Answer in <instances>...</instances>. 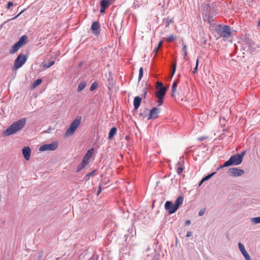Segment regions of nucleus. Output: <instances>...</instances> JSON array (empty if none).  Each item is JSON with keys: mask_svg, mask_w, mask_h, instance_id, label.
Returning a JSON list of instances; mask_svg holds the SVG:
<instances>
[{"mask_svg": "<svg viewBox=\"0 0 260 260\" xmlns=\"http://www.w3.org/2000/svg\"><path fill=\"white\" fill-rule=\"evenodd\" d=\"M13 5V4L12 2H9L7 4V8L9 9L11 6Z\"/></svg>", "mask_w": 260, "mask_h": 260, "instance_id": "obj_36", "label": "nucleus"}, {"mask_svg": "<svg viewBox=\"0 0 260 260\" xmlns=\"http://www.w3.org/2000/svg\"><path fill=\"white\" fill-rule=\"evenodd\" d=\"M31 150L28 147H25L22 149V154L24 158L28 160L30 158Z\"/></svg>", "mask_w": 260, "mask_h": 260, "instance_id": "obj_14", "label": "nucleus"}, {"mask_svg": "<svg viewBox=\"0 0 260 260\" xmlns=\"http://www.w3.org/2000/svg\"><path fill=\"white\" fill-rule=\"evenodd\" d=\"M172 22V20H171L170 21H169V22H168V24H169V23L171 22Z\"/></svg>", "mask_w": 260, "mask_h": 260, "instance_id": "obj_49", "label": "nucleus"}, {"mask_svg": "<svg viewBox=\"0 0 260 260\" xmlns=\"http://www.w3.org/2000/svg\"><path fill=\"white\" fill-rule=\"evenodd\" d=\"M54 63L55 62L54 61H50L47 64H44V67L45 68V69L49 68L51 67L52 66H53L54 64Z\"/></svg>", "mask_w": 260, "mask_h": 260, "instance_id": "obj_27", "label": "nucleus"}, {"mask_svg": "<svg viewBox=\"0 0 260 260\" xmlns=\"http://www.w3.org/2000/svg\"><path fill=\"white\" fill-rule=\"evenodd\" d=\"M93 148H91V149H89L86 154L85 155V156H84V158L86 159V160H89V159L92 156V155L93 153Z\"/></svg>", "mask_w": 260, "mask_h": 260, "instance_id": "obj_18", "label": "nucleus"}, {"mask_svg": "<svg viewBox=\"0 0 260 260\" xmlns=\"http://www.w3.org/2000/svg\"><path fill=\"white\" fill-rule=\"evenodd\" d=\"M42 80L41 79H38L37 80H36L32 84V87L34 88H35L38 85H39L41 82Z\"/></svg>", "mask_w": 260, "mask_h": 260, "instance_id": "obj_26", "label": "nucleus"}, {"mask_svg": "<svg viewBox=\"0 0 260 260\" xmlns=\"http://www.w3.org/2000/svg\"><path fill=\"white\" fill-rule=\"evenodd\" d=\"M177 82L176 81H174L172 84V88H171L172 96V97L174 96V94L177 89Z\"/></svg>", "mask_w": 260, "mask_h": 260, "instance_id": "obj_21", "label": "nucleus"}, {"mask_svg": "<svg viewBox=\"0 0 260 260\" xmlns=\"http://www.w3.org/2000/svg\"><path fill=\"white\" fill-rule=\"evenodd\" d=\"M91 29L94 35H99L100 30V25L98 21H94L92 24Z\"/></svg>", "mask_w": 260, "mask_h": 260, "instance_id": "obj_13", "label": "nucleus"}, {"mask_svg": "<svg viewBox=\"0 0 260 260\" xmlns=\"http://www.w3.org/2000/svg\"><path fill=\"white\" fill-rule=\"evenodd\" d=\"M80 165H81V167L83 168H85L87 166V165L85 163L83 162L82 161Z\"/></svg>", "mask_w": 260, "mask_h": 260, "instance_id": "obj_41", "label": "nucleus"}, {"mask_svg": "<svg viewBox=\"0 0 260 260\" xmlns=\"http://www.w3.org/2000/svg\"><path fill=\"white\" fill-rule=\"evenodd\" d=\"M230 175L234 177L240 176L244 174V170L237 168H232L229 170Z\"/></svg>", "mask_w": 260, "mask_h": 260, "instance_id": "obj_8", "label": "nucleus"}, {"mask_svg": "<svg viewBox=\"0 0 260 260\" xmlns=\"http://www.w3.org/2000/svg\"><path fill=\"white\" fill-rule=\"evenodd\" d=\"M251 222L254 224L260 223V217H254L251 219Z\"/></svg>", "mask_w": 260, "mask_h": 260, "instance_id": "obj_23", "label": "nucleus"}, {"mask_svg": "<svg viewBox=\"0 0 260 260\" xmlns=\"http://www.w3.org/2000/svg\"><path fill=\"white\" fill-rule=\"evenodd\" d=\"M205 212V209H201L200 211H199V216H203L204 213Z\"/></svg>", "mask_w": 260, "mask_h": 260, "instance_id": "obj_33", "label": "nucleus"}, {"mask_svg": "<svg viewBox=\"0 0 260 260\" xmlns=\"http://www.w3.org/2000/svg\"><path fill=\"white\" fill-rule=\"evenodd\" d=\"M25 9H24V10H22L18 15H17L15 17L13 18L12 19V20L15 19V18H16L18 17H19L22 13H23L25 11Z\"/></svg>", "mask_w": 260, "mask_h": 260, "instance_id": "obj_35", "label": "nucleus"}, {"mask_svg": "<svg viewBox=\"0 0 260 260\" xmlns=\"http://www.w3.org/2000/svg\"><path fill=\"white\" fill-rule=\"evenodd\" d=\"M183 198L181 196L178 197L175 201V204H173L171 201H167L165 205V209L168 211L169 214L175 213L179 208L180 206L182 204Z\"/></svg>", "mask_w": 260, "mask_h": 260, "instance_id": "obj_2", "label": "nucleus"}, {"mask_svg": "<svg viewBox=\"0 0 260 260\" xmlns=\"http://www.w3.org/2000/svg\"><path fill=\"white\" fill-rule=\"evenodd\" d=\"M80 165H81V167L83 168H85L87 166V165L85 163L83 162L82 161Z\"/></svg>", "mask_w": 260, "mask_h": 260, "instance_id": "obj_42", "label": "nucleus"}, {"mask_svg": "<svg viewBox=\"0 0 260 260\" xmlns=\"http://www.w3.org/2000/svg\"><path fill=\"white\" fill-rule=\"evenodd\" d=\"M58 147V142L57 141L53 142L51 144H44L40 146L39 151H53L57 149Z\"/></svg>", "mask_w": 260, "mask_h": 260, "instance_id": "obj_6", "label": "nucleus"}, {"mask_svg": "<svg viewBox=\"0 0 260 260\" xmlns=\"http://www.w3.org/2000/svg\"><path fill=\"white\" fill-rule=\"evenodd\" d=\"M175 39H176V37L174 35H170V36H168V37H167L166 40L167 42H170L174 41L175 40Z\"/></svg>", "mask_w": 260, "mask_h": 260, "instance_id": "obj_25", "label": "nucleus"}, {"mask_svg": "<svg viewBox=\"0 0 260 260\" xmlns=\"http://www.w3.org/2000/svg\"><path fill=\"white\" fill-rule=\"evenodd\" d=\"M231 29L229 26L225 25L222 28L221 36L224 38H229L231 37Z\"/></svg>", "mask_w": 260, "mask_h": 260, "instance_id": "obj_10", "label": "nucleus"}, {"mask_svg": "<svg viewBox=\"0 0 260 260\" xmlns=\"http://www.w3.org/2000/svg\"><path fill=\"white\" fill-rule=\"evenodd\" d=\"M160 109L157 107L153 108L149 112V116L148 117L147 119L149 120L151 119H156L158 116V114L159 113Z\"/></svg>", "mask_w": 260, "mask_h": 260, "instance_id": "obj_9", "label": "nucleus"}, {"mask_svg": "<svg viewBox=\"0 0 260 260\" xmlns=\"http://www.w3.org/2000/svg\"><path fill=\"white\" fill-rule=\"evenodd\" d=\"M21 47V46L17 43H16L11 48L10 52L11 54L15 53Z\"/></svg>", "mask_w": 260, "mask_h": 260, "instance_id": "obj_17", "label": "nucleus"}, {"mask_svg": "<svg viewBox=\"0 0 260 260\" xmlns=\"http://www.w3.org/2000/svg\"><path fill=\"white\" fill-rule=\"evenodd\" d=\"M239 248L246 260H251L250 257L245 249L244 246L241 243L238 244Z\"/></svg>", "mask_w": 260, "mask_h": 260, "instance_id": "obj_11", "label": "nucleus"}, {"mask_svg": "<svg viewBox=\"0 0 260 260\" xmlns=\"http://www.w3.org/2000/svg\"><path fill=\"white\" fill-rule=\"evenodd\" d=\"M94 172H95V171H92V172H90L89 173H88V174H87V175H86V177H87L89 178V177H90L91 176L93 175H94Z\"/></svg>", "mask_w": 260, "mask_h": 260, "instance_id": "obj_37", "label": "nucleus"}, {"mask_svg": "<svg viewBox=\"0 0 260 260\" xmlns=\"http://www.w3.org/2000/svg\"><path fill=\"white\" fill-rule=\"evenodd\" d=\"M182 51L183 52V58L184 59H186V57L187 56V46L184 43H182Z\"/></svg>", "mask_w": 260, "mask_h": 260, "instance_id": "obj_22", "label": "nucleus"}, {"mask_svg": "<svg viewBox=\"0 0 260 260\" xmlns=\"http://www.w3.org/2000/svg\"><path fill=\"white\" fill-rule=\"evenodd\" d=\"M156 84V87L157 89H159V90L156 92V96L157 98H164L166 92V88L161 82H158Z\"/></svg>", "mask_w": 260, "mask_h": 260, "instance_id": "obj_7", "label": "nucleus"}, {"mask_svg": "<svg viewBox=\"0 0 260 260\" xmlns=\"http://www.w3.org/2000/svg\"><path fill=\"white\" fill-rule=\"evenodd\" d=\"M176 63H175L174 64H173V71H172V77L174 75V74H175V71H176Z\"/></svg>", "mask_w": 260, "mask_h": 260, "instance_id": "obj_34", "label": "nucleus"}, {"mask_svg": "<svg viewBox=\"0 0 260 260\" xmlns=\"http://www.w3.org/2000/svg\"><path fill=\"white\" fill-rule=\"evenodd\" d=\"M101 191H102V188H101V187L100 186L99 187L98 193H97L98 196L100 194V193L101 192Z\"/></svg>", "mask_w": 260, "mask_h": 260, "instance_id": "obj_43", "label": "nucleus"}, {"mask_svg": "<svg viewBox=\"0 0 260 260\" xmlns=\"http://www.w3.org/2000/svg\"><path fill=\"white\" fill-rule=\"evenodd\" d=\"M26 39L27 37L25 35L23 36L17 43L21 47L22 45L26 44Z\"/></svg>", "mask_w": 260, "mask_h": 260, "instance_id": "obj_19", "label": "nucleus"}, {"mask_svg": "<svg viewBox=\"0 0 260 260\" xmlns=\"http://www.w3.org/2000/svg\"><path fill=\"white\" fill-rule=\"evenodd\" d=\"M257 26L258 27H260V19L259 20V21L257 22Z\"/></svg>", "mask_w": 260, "mask_h": 260, "instance_id": "obj_48", "label": "nucleus"}, {"mask_svg": "<svg viewBox=\"0 0 260 260\" xmlns=\"http://www.w3.org/2000/svg\"><path fill=\"white\" fill-rule=\"evenodd\" d=\"M214 174H215V173H211V174H209V175H207V176H206L205 177H204V178L201 180V182H200V184H201V183H202L203 181H205V180H207L209 179V178H210V177H211L212 176H213Z\"/></svg>", "mask_w": 260, "mask_h": 260, "instance_id": "obj_28", "label": "nucleus"}, {"mask_svg": "<svg viewBox=\"0 0 260 260\" xmlns=\"http://www.w3.org/2000/svg\"><path fill=\"white\" fill-rule=\"evenodd\" d=\"M26 56L23 54H20L15 60L14 69L17 70L21 67L26 62Z\"/></svg>", "mask_w": 260, "mask_h": 260, "instance_id": "obj_5", "label": "nucleus"}, {"mask_svg": "<svg viewBox=\"0 0 260 260\" xmlns=\"http://www.w3.org/2000/svg\"><path fill=\"white\" fill-rule=\"evenodd\" d=\"M192 235V232H188L186 235V237H189Z\"/></svg>", "mask_w": 260, "mask_h": 260, "instance_id": "obj_40", "label": "nucleus"}, {"mask_svg": "<svg viewBox=\"0 0 260 260\" xmlns=\"http://www.w3.org/2000/svg\"><path fill=\"white\" fill-rule=\"evenodd\" d=\"M82 118L81 116L77 117L71 123L69 127L67 129L65 135L67 136L73 135L81 123Z\"/></svg>", "mask_w": 260, "mask_h": 260, "instance_id": "obj_4", "label": "nucleus"}, {"mask_svg": "<svg viewBox=\"0 0 260 260\" xmlns=\"http://www.w3.org/2000/svg\"><path fill=\"white\" fill-rule=\"evenodd\" d=\"M158 49H159V48H158V47H157L155 49V50L153 51V52H154V53H155V55H156L157 52V51H158Z\"/></svg>", "mask_w": 260, "mask_h": 260, "instance_id": "obj_45", "label": "nucleus"}, {"mask_svg": "<svg viewBox=\"0 0 260 260\" xmlns=\"http://www.w3.org/2000/svg\"><path fill=\"white\" fill-rule=\"evenodd\" d=\"M86 83L85 81L80 83L77 88L78 92H81L86 87Z\"/></svg>", "mask_w": 260, "mask_h": 260, "instance_id": "obj_20", "label": "nucleus"}, {"mask_svg": "<svg viewBox=\"0 0 260 260\" xmlns=\"http://www.w3.org/2000/svg\"><path fill=\"white\" fill-rule=\"evenodd\" d=\"M83 168L81 167V165H80L78 166L77 168V172H80L82 169H83Z\"/></svg>", "mask_w": 260, "mask_h": 260, "instance_id": "obj_38", "label": "nucleus"}, {"mask_svg": "<svg viewBox=\"0 0 260 260\" xmlns=\"http://www.w3.org/2000/svg\"><path fill=\"white\" fill-rule=\"evenodd\" d=\"M82 161H83V162L85 163L87 165V164H88V160H86V159H85V158H83V159H82Z\"/></svg>", "mask_w": 260, "mask_h": 260, "instance_id": "obj_44", "label": "nucleus"}, {"mask_svg": "<svg viewBox=\"0 0 260 260\" xmlns=\"http://www.w3.org/2000/svg\"><path fill=\"white\" fill-rule=\"evenodd\" d=\"M117 131V129L116 127H112L109 132L108 138L110 140L112 139L114 136L115 135Z\"/></svg>", "mask_w": 260, "mask_h": 260, "instance_id": "obj_16", "label": "nucleus"}, {"mask_svg": "<svg viewBox=\"0 0 260 260\" xmlns=\"http://www.w3.org/2000/svg\"><path fill=\"white\" fill-rule=\"evenodd\" d=\"M143 69L142 67H141L139 69V80L140 81L143 76Z\"/></svg>", "mask_w": 260, "mask_h": 260, "instance_id": "obj_30", "label": "nucleus"}, {"mask_svg": "<svg viewBox=\"0 0 260 260\" xmlns=\"http://www.w3.org/2000/svg\"><path fill=\"white\" fill-rule=\"evenodd\" d=\"M246 151H243L241 153H237L231 156L230 159L225 161L226 166L239 165L243 161L244 156L246 154Z\"/></svg>", "mask_w": 260, "mask_h": 260, "instance_id": "obj_3", "label": "nucleus"}, {"mask_svg": "<svg viewBox=\"0 0 260 260\" xmlns=\"http://www.w3.org/2000/svg\"><path fill=\"white\" fill-rule=\"evenodd\" d=\"M225 165V162L222 165H221L217 169V170H219L220 169H221L222 168H224V167H229V166H226Z\"/></svg>", "mask_w": 260, "mask_h": 260, "instance_id": "obj_39", "label": "nucleus"}, {"mask_svg": "<svg viewBox=\"0 0 260 260\" xmlns=\"http://www.w3.org/2000/svg\"><path fill=\"white\" fill-rule=\"evenodd\" d=\"M26 119L21 118L12 124L4 132V134L5 136H10L13 135L21 129L24 127Z\"/></svg>", "mask_w": 260, "mask_h": 260, "instance_id": "obj_1", "label": "nucleus"}, {"mask_svg": "<svg viewBox=\"0 0 260 260\" xmlns=\"http://www.w3.org/2000/svg\"><path fill=\"white\" fill-rule=\"evenodd\" d=\"M178 165L179 166L178 167V168L177 169V173L178 174H180L182 172V171H183L184 168L179 164Z\"/></svg>", "mask_w": 260, "mask_h": 260, "instance_id": "obj_29", "label": "nucleus"}, {"mask_svg": "<svg viewBox=\"0 0 260 260\" xmlns=\"http://www.w3.org/2000/svg\"><path fill=\"white\" fill-rule=\"evenodd\" d=\"M158 98V106H161L163 103V98Z\"/></svg>", "mask_w": 260, "mask_h": 260, "instance_id": "obj_32", "label": "nucleus"}, {"mask_svg": "<svg viewBox=\"0 0 260 260\" xmlns=\"http://www.w3.org/2000/svg\"><path fill=\"white\" fill-rule=\"evenodd\" d=\"M161 45H162V42H161V41H160V42L159 43V44H158V45L157 47L159 48V47H161Z\"/></svg>", "mask_w": 260, "mask_h": 260, "instance_id": "obj_47", "label": "nucleus"}, {"mask_svg": "<svg viewBox=\"0 0 260 260\" xmlns=\"http://www.w3.org/2000/svg\"><path fill=\"white\" fill-rule=\"evenodd\" d=\"M198 65H199V59H197L196 60V67L192 72L193 74H196L197 72Z\"/></svg>", "mask_w": 260, "mask_h": 260, "instance_id": "obj_31", "label": "nucleus"}, {"mask_svg": "<svg viewBox=\"0 0 260 260\" xmlns=\"http://www.w3.org/2000/svg\"><path fill=\"white\" fill-rule=\"evenodd\" d=\"M110 0H101L100 2V13H103L105 12L106 9L108 8L110 4Z\"/></svg>", "mask_w": 260, "mask_h": 260, "instance_id": "obj_12", "label": "nucleus"}, {"mask_svg": "<svg viewBox=\"0 0 260 260\" xmlns=\"http://www.w3.org/2000/svg\"><path fill=\"white\" fill-rule=\"evenodd\" d=\"M142 102V99L140 96H136L134 100V106L135 110L139 108Z\"/></svg>", "mask_w": 260, "mask_h": 260, "instance_id": "obj_15", "label": "nucleus"}, {"mask_svg": "<svg viewBox=\"0 0 260 260\" xmlns=\"http://www.w3.org/2000/svg\"><path fill=\"white\" fill-rule=\"evenodd\" d=\"M190 224V221L189 220H187L185 222V225H188Z\"/></svg>", "mask_w": 260, "mask_h": 260, "instance_id": "obj_46", "label": "nucleus"}, {"mask_svg": "<svg viewBox=\"0 0 260 260\" xmlns=\"http://www.w3.org/2000/svg\"><path fill=\"white\" fill-rule=\"evenodd\" d=\"M98 84L96 82H94L91 85L90 90L93 91L98 88Z\"/></svg>", "mask_w": 260, "mask_h": 260, "instance_id": "obj_24", "label": "nucleus"}]
</instances>
